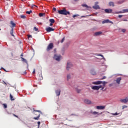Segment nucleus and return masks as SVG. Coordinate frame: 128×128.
<instances>
[{"mask_svg":"<svg viewBox=\"0 0 128 128\" xmlns=\"http://www.w3.org/2000/svg\"><path fill=\"white\" fill-rule=\"evenodd\" d=\"M37 8V6L36 5H34V4H32V8Z\"/></svg>","mask_w":128,"mask_h":128,"instance_id":"nucleus-35","label":"nucleus"},{"mask_svg":"<svg viewBox=\"0 0 128 128\" xmlns=\"http://www.w3.org/2000/svg\"><path fill=\"white\" fill-rule=\"evenodd\" d=\"M60 57L61 56H57L56 54H54V58L56 60L59 62L60 61Z\"/></svg>","mask_w":128,"mask_h":128,"instance_id":"nucleus-9","label":"nucleus"},{"mask_svg":"<svg viewBox=\"0 0 128 128\" xmlns=\"http://www.w3.org/2000/svg\"><path fill=\"white\" fill-rule=\"evenodd\" d=\"M108 23L112 24V22L109 20H102V24Z\"/></svg>","mask_w":128,"mask_h":128,"instance_id":"nucleus-11","label":"nucleus"},{"mask_svg":"<svg viewBox=\"0 0 128 128\" xmlns=\"http://www.w3.org/2000/svg\"><path fill=\"white\" fill-rule=\"evenodd\" d=\"M20 18L24 19L26 18V16L24 15H20Z\"/></svg>","mask_w":128,"mask_h":128,"instance_id":"nucleus-30","label":"nucleus"},{"mask_svg":"<svg viewBox=\"0 0 128 128\" xmlns=\"http://www.w3.org/2000/svg\"><path fill=\"white\" fill-rule=\"evenodd\" d=\"M128 102V97H126L124 99H122L120 100V102L121 103H127Z\"/></svg>","mask_w":128,"mask_h":128,"instance_id":"nucleus-7","label":"nucleus"},{"mask_svg":"<svg viewBox=\"0 0 128 128\" xmlns=\"http://www.w3.org/2000/svg\"><path fill=\"white\" fill-rule=\"evenodd\" d=\"M92 114H98V112H92Z\"/></svg>","mask_w":128,"mask_h":128,"instance_id":"nucleus-34","label":"nucleus"},{"mask_svg":"<svg viewBox=\"0 0 128 128\" xmlns=\"http://www.w3.org/2000/svg\"><path fill=\"white\" fill-rule=\"evenodd\" d=\"M64 38H62V40H61V44L64 43Z\"/></svg>","mask_w":128,"mask_h":128,"instance_id":"nucleus-37","label":"nucleus"},{"mask_svg":"<svg viewBox=\"0 0 128 128\" xmlns=\"http://www.w3.org/2000/svg\"><path fill=\"white\" fill-rule=\"evenodd\" d=\"M93 8L95 10L100 9V6H98V5H95L94 6H93Z\"/></svg>","mask_w":128,"mask_h":128,"instance_id":"nucleus-20","label":"nucleus"},{"mask_svg":"<svg viewBox=\"0 0 128 128\" xmlns=\"http://www.w3.org/2000/svg\"><path fill=\"white\" fill-rule=\"evenodd\" d=\"M112 114V116H118L119 114L116 112V113H114V114Z\"/></svg>","mask_w":128,"mask_h":128,"instance_id":"nucleus-27","label":"nucleus"},{"mask_svg":"<svg viewBox=\"0 0 128 128\" xmlns=\"http://www.w3.org/2000/svg\"><path fill=\"white\" fill-rule=\"evenodd\" d=\"M38 16H39V17H42V16H44V14H42V13H39Z\"/></svg>","mask_w":128,"mask_h":128,"instance_id":"nucleus-26","label":"nucleus"},{"mask_svg":"<svg viewBox=\"0 0 128 128\" xmlns=\"http://www.w3.org/2000/svg\"><path fill=\"white\" fill-rule=\"evenodd\" d=\"M96 109L98 110H102L104 109V106H96Z\"/></svg>","mask_w":128,"mask_h":128,"instance_id":"nucleus-14","label":"nucleus"},{"mask_svg":"<svg viewBox=\"0 0 128 128\" xmlns=\"http://www.w3.org/2000/svg\"><path fill=\"white\" fill-rule=\"evenodd\" d=\"M124 2V0H120V1L118 2V4H121Z\"/></svg>","mask_w":128,"mask_h":128,"instance_id":"nucleus-19","label":"nucleus"},{"mask_svg":"<svg viewBox=\"0 0 128 128\" xmlns=\"http://www.w3.org/2000/svg\"><path fill=\"white\" fill-rule=\"evenodd\" d=\"M90 74L95 76L96 75V72L94 70H90Z\"/></svg>","mask_w":128,"mask_h":128,"instance_id":"nucleus-21","label":"nucleus"},{"mask_svg":"<svg viewBox=\"0 0 128 128\" xmlns=\"http://www.w3.org/2000/svg\"><path fill=\"white\" fill-rule=\"evenodd\" d=\"M13 116H14L15 118H18V116L16 115H15V114H13Z\"/></svg>","mask_w":128,"mask_h":128,"instance_id":"nucleus-43","label":"nucleus"},{"mask_svg":"<svg viewBox=\"0 0 128 128\" xmlns=\"http://www.w3.org/2000/svg\"><path fill=\"white\" fill-rule=\"evenodd\" d=\"M122 16H124V15H119V16H118V18H122Z\"/></svg>","mask_w":128,"mask_h":128,"instance_id":"nucleus-40","label":"nucleus"},{"mask_svg":"<svg viewBox=\"0 0 128 128\" xmlns=\"http://www.w3.org/2000/svg\"><path fill=\"white\" fill-rule=\"evenodd\" d=\"M70 74H68L67 76H66V78L68 79V80H70Z\"/></svg>","mask_w":128,"mask_h":128,"instance_id":"nucleus-31","label":"nucleus"},{"mask_svg":"<svg viewBox=\"0 0 128 128\" xmlns=\"http://www.w3.org/2000/svg\"><path fill=\"white\" fill-rule=\"evenodd\" d=\"M27 38H32V36L31 35L27 36Z\"/></svg>","mask_w":128,"mask_h":128,"instance_id":"nucleus-42","label":"nucleus"},{"mask_svg":"<svg viewBox=\"0 0 128 128\" xmlns=\"http://www.w3.org/2000/svg\"><path fill=\"white\" fill-rule=\"evenodd\" d=\"M35 115L37 116L36 117H34L32 118L35 120H39V117L40 116V114H39V112L35 113Z\"/></svg>","mask_w":128,"mask_h":128,"instance_id":"nucleus-10","label":"nucleus"},{"mask_svg":"<svg viewBox=\"0 0 128 128\" xmlns=\"http://www.w3.org/2000/svg\"><path fill=\"white\" fill-rule=\"evenodd\" d=\"M108 4L109 6H112V7H114V4L113 2H109L108 3Z\"/></svg>","mask_w":128,"mask_h":128,"instance_id":"nucleus-16","label":"nucleus"},{"mask_svg":"<svg viewBox=\"0 0 128 128\" xmlns=\"http://www.w3.org/2000/svg\"><path fill=\"white\" fill-rule=\"evenodd\" d=\"M24 74H26V72H25L24 73Z\"/></svg>","mask_w":128,"mask_h":128,"instance_id":"nucleus-54","label":"nucleus"},{"mask_svg":"<svg viewBox=\"0 0 128 128\" xmlns=\"http://www.w3.org/2000/svg\"><path fill=\"white\" fill-rule=\"evenodd\" d=\"M0 74H1V72H0Z\"/></svg>","mask_w":128,"mask_h":128,"instance_id":"nucleus-57","label":"nucleus"},{"mask_svg":"<svg viewBox=\"0 0 128 128\" xmlns=\"http://www.w3.org/2000/svg\"><path fill=\"white\" fill-rule=\"evenodd\" d=\"M10 98L12 101L14 100V98H13V96H12V94H10Z\"/></svg>","mask_w":128,"mask_h":128,"instance_id":"nucleus-23","label":"nucleus"},{"mask_svg":"<svg viewBox=\"0 0 128 128\" xmlns=\"http://www.w3.org/2000/svg\"><path fill=\"white\" fill-rule=\"evenodd\" d=\"M98 56H102V60H104V56L102 55V54H98L97 55Z\"/></svg>","mask_w":128,"mask_h":128,"instance_id":"nucleus-36","label":"nucleus"},{"mask_svg":"<svg viewBox=\"0 0 128 128\" xmlns=\"http://www.w3.org/2000/svg\"><path fill=\"white\" fill-rule=\"evenodd\" d=\"M20 56H23V54L20 55Z\"/></svg>","mask_w":128,"mask_h":128,"instance_id":"nucleus-53","label":"nucleus"},{"mask_svg":"<svg viewBox=\"0 0 128 128\" xmlns=\"http://www.w3.org/2000/svg\"><path fill=\"white\" fill-rule=\"evenodd\" d=\"M126 29L124 28H122V29H121V32H126Z\"/></svg>","mask_w":128,"mask_h":128,"instance_id":"nucleus-32","label":"nucleus"},{"mask_svg":"<svg viewBox=\"0 0 128 128\" xmlns=\"http://www.w3.org/2000/svg\"><path fill=\"white\" fill-rule=\"evenodd\" d=\"M104 79H106V76H104V77H102V78H100V80H104Z\"/></svg>","mask_w":128,"mask_h":128,"instance_id":"nucleus-33","label":"nucleus"},{"mask_svg":"<svg viewBox=\"0 0 128 128\" xmlns=\"http://www.w3.org/2000/svg\"><path fill=\"white\" fill-rule=\"evenodd\" d=\"M121 21L128 22V20H121Z\"/></svg>","mask_w":128,"mask_h":128,"instance_id":"nucleus-48","label":"nucleus"},{"mask_svg":"<svg viewBox=\"0 0 128 128\" xmlns=\"http://www.w3.org/2000/svg\"><path fill=\"white\" fill-rule=\"evenodd\" d=\"M76 92H78V94L80 92V90L76 89Z\"/></svg>","mask_w":128,"mask_h":128,"instance_id":"nucleus-38","label":"nucleus"},{"mask_svg":"<svg viewBox=\"0 0 128 128\" xmlns=\"http://www.w3.org/2000/svg\"><path fill=\"white\" fill-rule=\"evenodd\" d=\"M32 74H35V70H34V71H32Z\"/></svg>","mask_w":128,"mask_h":128,"instance_id":"nucleus-51","label":"nucleus"},{"mask_svg":"<svg viewBox=\"0 0 128 128\" xmlns=\"http://www.w3.org/2000/svg\"><path fill=\"white\" fill-rule=\"evenodd\" d=\"M34 111L36 112H37L38 113H40V110H34Z\"/></svg>","mask_w":128,"mask_h":128,"instance_id":"nucleus-47","label":"nucleus"},{"mask_svg":"<svg viewBox=\"0 0 128 128\" xmlns=\"http://www.w3.org/2000/svg\"><path fill=\"white\" fill-rule=\"evenodd\" d=\"M112 85H113L112 84H109L108 86L109 87H112Z\"/></svg>","mask_w":128,"mask_h":128,"instance_id":"nucleus-44","label":"nucleus"},{"mask_svg":"<svg viewBox=\"0 0 128 128\" xmlns=\"http://www.w3.org/2000/svg\"><path fill=\"white\" fill-rule=\"evenodd\" d=\"M58 13H59L60 14H62L64 16H66L68 14L70 15V12L66 11V8L58 11Z\"/></svg>","mask_w":128,"mask_h":128,"instance_id":"nucleus-2","label":"nucleus"},{"mask_svg":"<svg viewBox=\"0 0 128 128\" xmlns=\"http://www.w3.org/2000/svg\"><path fill=\"white\" fill-rule=\"evenodd\" d=\"M126 108H128V106H122V110H124Z\"/></svg>","mask_w":128,"mask_h":128,"instance_id":"nucleus-39","label":"nucleus"},{"mask_svg":"<svg viewBox=\"0 0 128 128\" xmlns=\"http://www.w3.org/2000/svg\"><path fill=\"white\" fill-rule=\"evenodd\" d=\"M49 22H50V24H54V19L49 20Z\"/></svg>","mask_w":128,"mask_h":128,"instance_id":"nucleus-24","label":"nucleus"},{"mask_svg":"<svg viewBox=\"0 0 128 128\" xmlns=\"http://www.w3.org/2000/svg\"><path fill=\"white\" fill-rule=\"evenodd\" d=\"M73 66V65L72 64V63L71 62H68L66 63V70H68L71 68Z\"/></svg>","mask_w":128,"mask_h":128,"instance_id":"nucleus-6","label":"nucleus"},{"mask_svg":"<svg viewBox=\"0 0 128 128\" xmlns=\"http://www.w3.org/2000/svg\"><path fill=\"white\" fill-rule=\"evenodd\" d=\"M114 82H116V84H120V82H121V78L119 77L117 78L116 80H114Z\"/></svg>","mask_w":128,"mask_h":128,"instance_id":"nucleus-13","label":"nucleus"},{"mask_svg":"<svg viewBox=\"0 0 128 128\" xmlns=\"http://www.w3.org/2000/svg\"><path fill=\"white\" fill-rule=\"evenodd\" d=\"M128 12V9L122 10V11L114 12V14H124Z\"/></svg>","mask_w":128,"mask_h":128,"instance_id":"nucleus-5","label":"nucleus"},{"mask_svg":"<svg viewBox=\"0 0 128 128\" xmlns=\"http://www.w3.org/2000/svg\"><path fill=\"white\" fill-rule=\"evenodd\" d=\"M76 16H76V15H73L72 18H76Z\"/></svg>","mask_w":128,"mask_h":128,"instance_id":"nucleus-50","label":"nucleus"},{"mask_svg":"<svg viewBox=\"0 0 128 128\" xmlns=\"http://www.w3.org/2000/svg\"><path fill=\"white\" fill-rule=\"evenodd\" d=\"M34 30H35V31H38V28H36V27H34Z\"/></svg>","mask_w":128,"mask_h":128,"instance_id":"nucleus-41","label":"nucleus"},{"mask_svg":"<svg viewBox=\"0 0 128 128\" xmlns=\"http://www.w3.org/2000/svg\"><path fill=\"white\" fill-rule=\"evenodd\" d=\"M80 0H74V2H78Z\"/></svg>","mask_w":128,"mask_h":128,"instance_id":"nucleus-52","label":"nucleus"},{"mask_svg":"<svg viewBox=\"0 0 128 128\" xmlns=\"http://www.w3.org/2000/svg\"><path fill=\"white\" fill-rule=\"evenodd\" d=\"M3 108H8L6 104H3Z\"/></svg>","mask_w":128,"mask_h":128,"instance_id":"nucleus-28","label":"nucleus"},{"mask_svg":"<svg viewBox=\"0 0 128 128\" xmlns=\"http://www.w3.org/2000/svg\"><path fill=\"white\" fill-rule=\"evenodd\" d=\"M54 48V44L50 43L49 44H48V46H47V48L46 49V50L47 52L50 51V50H52Z\"/></svg>","mask_w":128,"mask_h":128,"instance_id":"nucleus-4","label":"nucleus"},{"mask_svg":"<svg viewBox=\"0 0 128 128\" xmlns=\"http://www.w3.org/2000/svg\"><path fill=\"white\" fill-rule=\"evenodd\" d=\"M0 30H1V28H0Z\"/></svg>","mask_w":128,"mask_h":128,"instance_id":"nucleus-56","label":"nucleus"},{"mask_svg":"<svg viewBox=\"0 0 128 128\" xmlns=\"http://www.w3.org/2000/svg\"><path fill=\"white\" fill-rule=\"evenodd\" d=\"M54 29L53 28H51L50 27H48L46 28V31L47 32H51L54 31Z\"/></svg>","mask_w":128,"mask_h":128,"instance_id":"nucleus-12","label":"nucleus"},{"mask_svg":"<svg viewBox=\"0 0 128 128\" xmlns=\"http://www.w3.org/2000/svg\"><path fill=\"white\" fill-rule=\"evenodd\" d=\"M107 84V82H102V81H96V82H92V84H94V85H98L100 84H102V86H92V90H100V88H102L101 90H103L104 88V86L106 85Z\"/></svg>","mask_w":128,"mask_h":128,"instance_id":"nucleus-1","label":"nucleus"},{"mask_svg":"<svg viewBox=\"0 0 128 128\" xmlns=\"http://www.w3.org/2000/svg\"><path fill=\"white\" fill-rule=\"evenodd\" d=\"M102 32H98L94 33V36H98L100 34H102Z\"/></svg>","mask_w":128,"mask_h":128,"instance_id":"nucleus-18","label":"nucleus"},{"mask_svg":"<svg viewBox=\"0 0 128 128\" xmlns=\"http://www.w3.org/2000/svg\"><path fill=\"white\" fill-rule=\"evenodd\" d=\"M84 102L88 104H92L90 100H88V99H85L84 100Z\"/></svg>","mask_w":128,"mask_h":128,"instance_id":"nucleus-15","label":"nucleus"},{"mask_svg":"<svg viewBox=\"0 0 128 128\" xmlns=\"http://www.w3.org/2000/svg\"><path fill=\"white\" fill-rule=\"evenodd\" d=\"M20 59L22 60V62L27 64V60H26V59H25L23 58H20Z\"/></svg>","mask_w":128,"mask_h":128,"instance_id":"nucleus-22","label":"nucleus"},{"mask_svg":"<svg viewBox=\"0 0 128 128\" xmlns=\"http://www.w3.org/2000/svg\"><path fill=\"white\" fill-rule=\"evenodd\" d=\"M54 23H50V24H49V26H52V24Z\"/></svg>","mask_w":128,"mask_h":128,"instance_id":"nucleus-49","label":"nucleus"},{"mask_svg":"<svg viewBox=\"0 0 128 128\" xmlns=\"http://www.w3.org/2000/svg\"><path fill=\"white\" fill-rule=\"evenodd\" d=\"M0 22H1V20H0Z\"/></svg>","mask_w":128,"mask_h":128,"instance_id":"nucleus-55","label":"nucleus"},{"mask_svg":"<svg viewBox=\"0 0 128 128\" xmlns=\"http://www.w3.org/2000/svg\"><path fill=\"white\" fill-rule=\"evenodd\" d=\"M82 6L86 8H88V5H86V4H82Z\"/></svg>","mask_w":128,"mask_h":128,"instance_id":"nucleus-25","label":"nucleus"},{"mask_svg":"<svg viewBox=\"0 0 128 128\" xmlns=\"http://www.w3.org/2000/svg\"><path fill=\"white\" fill-rule=\"evenodd\" d=\"M52 10H54V11L56 12V8H52Z\"/></svg>","mask_w":128,"mask_h":128,"instance_id":"nucleus-46","label":"nucleus"},{"mask_svg":"<svg viewBox=\"0 0 128 128\" xmlns=\"http://www.w3.org/2000/svg\"><path fill=\"white\" fill-rule=\"evenodd\" d=\"M10 24H11V25L12 26V29L11 30V32H10V34H11V36H14V35H13V28H15L16 24L13 22V21L10 22Z\"/></svg>","mask_w":128,"mask_h":128,"instance_id":"nucleus-3","label":"nucleus"},{"mask_svg":"<svg viewBox=\"0 0 128 128\" xmlns=\"http://www.w3.org/2000/svg\"><path fill=\"white\" fill-rule=\"evenodd\" d=\"M105 12L106 14H114L112 12V10L110 8L105 9Z\"/></svg>","mask_w":128,"mask_h":128,"instance_id":"nucleus-8","label":"nucleus"},{"mask_svg":"<svg viewBox=\"0 0 128 128\" xmlns=\"http://www.w3.org/2000/svg\"><path fill=\"white\" fill-rule=\"evenodd\" d=\"M60 92H61V91L60 90H56V96H60Z\"/></svg>","mask_w":128,"mask_h":128,"instance_id":"nucleus-17","label":"nucleus"},{"mask_svg":"<svg viewBox=\"0 0 128 128\" xmlns=\"http://www.w3.org/2000/svg\"><path fill=\"white\" fill-rule=\"evenodd\" d=\"M37 124H38V126H39V125L40 124V122H37Z\"/></svg>","mask_w":128,"mask_h":128,"instance_id":"nucleus-45","label":"nucleus"},{"mask_svg":"<svg viewBox=\"0 0 128 128\" xmlns=\"http://www.w3.org/2000/svg\"><path fill=\"white\" fill-rule=\"evenodd\" d=\"M31 13H32V10L30 12L28 11L26 12V14H30Z\"/></svg>","mask_w":128,"mask_h":128,"instance_id":"nucleus-29","label":"nucleus"}]
</instances>
